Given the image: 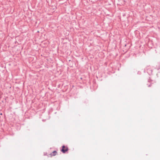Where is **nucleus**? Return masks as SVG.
Listing matches in <instances>:
<instances>
[{
    "mask_svg": "<svg viewBox=\"0 0 160 160\" xmlns=\"http://www.w3.org/2000/svg\"><path fill=\"white\" fill-rule=\"evenodd\" d=\"M57 152L56 151H54L52 153L50 154L49 155L48 157H51L52 156H54L56 155L57 154Z\"/></svg>",
    "mask_w": 160,
    "mask_h": 160,
    "instance_id": "2",
    "label": "nucleus"
},
{
    "mask_svg": "<svg viewBox=\"0 0 160 160\" xmlns=\"http://www.w3.org/2000/svg\"><path fill=\"white\" fill-rule=\"evenodd\" d=\"M68 148L65 147L64 146H63L62 147V149L61 150V151L63 152V153H65L66 152L68 151Z\"/></svg>",
    "mask_w": 160,
    "mask_h": 160,
    "instance_id": "1",
    "label": "nucleus"
},
{
    "mask_svg": "<svg viewBox=\"0 0 160 160\" xmlns=\"http://www.w3.org/2000/svg\"><path fill=\"white\" fill-rule=\"evenodd\" d=\"M0 115H2V113H1V114H0Z\"/></svg>",
    "mask_w": 160,
    "mask_h": 160,
    "instance_id": "3",
    "label": "nucleus"
}]
</instances>
